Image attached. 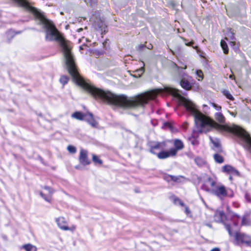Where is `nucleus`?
Masks as SVG:
<instances>
[{"mask_svg":"<svg viewBox=\"0 0 251 251\" xmlns=\"http://www.w3.org/2000/svg\"><path fill=\"white\" fill-rule=\"evenodd\" d=\"M221 46L224 50V52L225 54H227L228 52V47L226 44V43L224 40H221Z\"/></svg>","mask_w":251,"mask_h":251,"instance_id":"6ab92c4d","label":"nucleus"},{"mask_svg":"<svg viewBox=\"0 0 251 251\" xmlns=\"http://www.w3.org/2000/svg\"><path fill=\"white\" fill-rule=\"evenodd\" d=\"M251 225V221L249 218L243 217L242 219V226H250Z\"/></svg>","mask_w":251,"mask_h":251,"instance_id":"412c9836","label":"nucleus"},{"mask_svg":"<svg viewBox=\"0 0 251 251\" xmlns=\"http://www.w3.org/2000/svg\"><path fill=\"white\" fill-rule=\"evenodd\" d=\"M69 77L67 76H62L60 78V82L63 84L65 85L68 83Z\"/></svg>","mask_w":251,"mask_h":251,"instance_id":"393cba45","label":"nucleus"},{"mask_svg":"<svg viewBox=\"0 0 251 251\" xmlns=\"http://www.w3.org/2000/svg\"><path fill=\"white\" fill-rule=\"evenodd\" d=\"M185 213L187 214V215H188L189 214H190L191 213V211L189 210V209L188 208V207L187 206H185Z\"/></svg>","mask_w":251,"mask_h":251,"instance_id":"72a5a7b5","label":"nucleus"},{"mask_svg":"<svg viewBox=\"0 0 251 251\" xmlns=\"http://www.w3.org/2000/svg\"><path fill=\"white\" fill-rule=\"evenodd\" d=\"M15 34L13 30H8L6 33V36L8 38H12L13 37H14Z\"/></svg>","mask_w":251,"mask_h":251,"instance_id":"bb28decb","label":"nucleus"},{"mask_svg":"<svg viewBox=\"0 0 251 251\" xmlns=\"http://www.w3.org/2000/svg\"><path fill=\"white\" fill-rule=\"evenodd\" d=\"M44 189L46 192H41L40 193L41 196L47 201L50 202L51 195L53 193L52 190L50 187L47 186H45Z\"/></svg>","mask_w":251,"mask_h":251,"instance_id":"9d476101","label":"nucleus"},{"mask_svg":"<svg viewBox=\"0 0 251 251\" xmlns=\"http://www.w3.org/2000/svg\"><path fill=\"white\" fill-rule=\"evenodd\" d=\"M84 114H82L80 112H75L72 115V117L73 118L79 120H84Z\"/></svg>","mask_w":251,"mask_h":251,"instance_id":"a211bd4d","label":"nucleus"},{"mask_svg":"<svg viewBox=\"0 0 251 251\" xmlns=\"http://www.w3.org/2000/svg\"><path fill=\"white\" fill-rule=\"evenodd\" d=\"M79 161L80 164L84 166H86L90 164L91 161L88 158L87 151L81 149L79 152Z\"/></svg>","mask_w":251,"mask_h":251,"instance_id":"1a4fd4ad","label":"nucleus"},{"mask_svg":"<svg viewBox=\"0 0 251 251\" xmlns=\"http://www.w3.org/2000/svg\"><path fill=\"white\" fill-rule=\"evenodd\" d=\"M83 30V29L82 28H78L77 30V31L78 32H80V31H81L82 30Z\"/></svg>","mask_w":251,"mask_h":251,"instance_id":"ea45409f","label":"nucleus"},{"mask_svg":"<svg viewBox=\"0 0 251 251\" xmlns=\"http://www.w3.org/2000/svg\"><path fill=\"white\" fill-rule=\"evenodd\" d=\"M92 159L94 162L95 164H99L100 165L102 164V161L101 160H100L98 156H97L96 155L93 154L92 155Z\"/></svg>","mask_w":251,"mask_h":251,"instance_id":"5701e85b","label":"nucleus"},{"mask_svg":"<svg viewBox=\"0 0 251 251\" xmlns=\"http://www.w3.org/2000/svg\"><path fill=\"white\" fill-rule=\"evenodd\" d=\"M136 72L138 73V75L139 76H140L144 72V69L143 67H141L139 70H137L136 71Z\"/></svg>","mask_w":251,"mask_h":251,"instance_id":"c756f323","label":"nucleus"},{"mask_svg":"<svg viewBox=\"0 0 251 251\" xmlns=\"http://www.w3.org/2000/svg\"><path fill=\"white\" fill-rule=\"evenodd\" d=\"M144 47V45H139L138 46H137L136 48H137V50H140L142 48H143Z\"/></svg>","mask_w":251,"mask_h":251,"instance_id":"c9c22d12","label":"nucleus"},{"mask_svg":"<svg viewBox=\"0 0 251 251\" xmlns=\"http://www.w3.org/2000/svg\"><path fill=\"white\" fill-rule=\"evenodd\" d=\"M225 217V215L223 211H216L214 215V220L217 222H221Z\"/></svg>","mask_w":251,"mask_h":251,"instance_id":"4468645a","label":"nucleus"},{"mask_svg":"<svg viewBox=\"0 0 251 251\" xmlns=\"http://www.w3.org/2000/svg\"><path fill=\"white\" fill-rule=\"evenodd\" d=\"M233 217H237V218H239V216L237 214H234L233 215Z\"/></svg>","mask_w":251,"mask_h":251,"instance_id":"a19ab883","label":"nucleus"},{"mask_svg":"<svg viewBox=\"0 0 251 251\" xmlns=\"http://www.w3.org/2000/svg\"><path fill=\"white\" fill-rule=\"evenodd\" d=\"M196 75L197 76V78L199 81H201L203 79V75L202 71L197 70L196 71Z\"/></svg>","mask_w":251,"mask_h":251,"instance_id":"b1692460","label":"nucleus"},{"mask_svg":"<svg viewBox=\"0 0 251 251\" xmlns=\"http://www.w3.org/2000/svg\"><path fill=\"white\" fill-rule=\"evenodd\" d=\"M90 21L93 22V26L95 28L101 32V34L106 32V25L103 20L99 15L97 16L93 15L90 19Z\"/></svg>","mask_w":251,"mask_h":251,"instance_id":"20e7f679","label":"nucleus"},{"mask_svg":"<svg viewBox=\"0 0 251 251\" xmlns=\"http://www.w3.org/2000/svg\"><path fill=\"white\" fill-rule=\"evenodd\" d=\"M164 179L169 182L170 181H173L174 182H178L179 178L176 176L169 175H165L164 176Z\"/></svg>","mask_w":251,"mask_h":251,"instance_id":"f3484780","label":"nucleus"},{"mask_svg":"<svg viewBox=\"0 0 251 251\" xmlns=\"http://www.w3.org/2000/svg\"><path fill=\"white\" fill-rule=\"evenodd\" d=\"M211 251H220V249L217 248H214L211 250Z\"/></svg>","mask_w":251,"mask_h":251,"instance_id":"4c0bfd02","label":"nucleus"},{"mask_svg":"<svg viewBox=\"0 0 251 251\" xmlns=\"http://www.w3.org/2000/svg\"><path fill=\"white\" fill-rule=\"evenodd\" d=\"M84 115V120L86 121L93 127H96L97 126V123L94 120L91 113L85 114Z\"/></svg>","mask_w":251,"mask_h":251,"instance_id":"9b49d317","label":"nucleus"},{"mask_svg":"<svg viewBox=\"0 0 251 251\" xmlns=\"http://www.w3.org/2000/svg\"><path fill=\"white\" fill-rule=\"evenodd\" d=\"M245 198L249 202H251V198L248 194H245Z\"/></svg>","mask_w":251,"mask_h":251,"instance_id":"f704fd0d","label":"nucleus"},{"mask_svg":"<svg viewBox=\"0 0 251 251\" xmlns=\"http://www.w3.org/2000/svg\"><path fill=\"white\" fill-rule=\"evenodd\" d=\"M174 148H171L169 151H162L157 154V157L160 159H164L169 157L176 155L178 151L182 150L184 148L182 142L179 139L174 140Z\"/></svg>","mask_w":251,"mask_h":251,"instance_id":"7ed1b4c3","label":"nucleus"},{"mask_svg":"<svg viewBox=\"0 0 251 251\" xmlns=\"http://www.w3.org/2000/svg\"><path fill=\"white\" fill-rule=\"evenodd\" d=\"M212 106L215 108V109L218 112H221L222 107L221 106L217 105L216 103H213L212 104Z\"/></svg>","mask_w":251,"mask_h":251,"instance_id":"cd10ccee","label":"nucleus"},{"mask_svg":"<svg viewBox=\"0 0 251 251\" xmlns=\"http://www.w3.org/2000/svg\"><path fill=\"white\" fill-rule=\"evenodd\" d=\"M152 45H151L150 47H148V49H151L152 48Z\"/></svg>","mask_w":251,"mask_h":251,"instance_id":"37998d69","label":"nucleus"},{"mask_svg":"<svg viewBox=\"0 0 251 251\" xmlns=\"http://www.w3.org/2000/svg\"><path fill=\"white\" fill-rule=\"evenodd\" d=\"M223 95L226 97V98L230 100H234V98L232 95L230 94L229 91L227 90H225L223 92Z\"/></svg>","mask_w":251,"mask_h":251,"instance_id":"4be33fe9","label":"nucleus"},{"mask_svg":"<svg viewBox=\"0 0 251 251\" xmlns=\"http://www.w3.org/2000/svg\"><path fill=\"white\" fill-rule=\"evenodd\" d=\"M174 65L177 69V72L179 74L180 77H181V80L180 83V85L183 88L185 89V90H190L192 87L191 84L187 80L185 79L184 76H186V75L184 73L181 72V71H180V69H186V66L185 65L183 68L182 67H181L180 68L178 67L176 64H174Z\"/></svg>","mask_w":251,"mask_h":251,"instance_id":"423d86ee","label":"nucleus"},{"mask_svg":"<svg viewBox=\"0 0 251 251\" xmlns=\"http://www.w3.org/2000/svg\"><path fill=\"white\" fill-rule=\"evenodd\" d=\"M213 157L215 161L218 163H222L224 162L223 157L217 153L215 154Z\"/></svg>","mask_w":251,"mask_h":251,"instance_id":"aec40b11","label":"nucleus"},{"mask_svg":"<svg viewBox=\"0 0 251 251\" xmlns=\"http://www.w3.org/2000/svg\"><path fill=\"white\" fill-rule=\"evenodd\" d=\"M175 202L176 204H179L180 205L182 206H184L185 207V206H186L179 199H175Z\"/></svg>","mask_w":251,"mask_h":251,"instance_id":"c85d7f7f","label":"nucleus"},{"mask_svg":"<svg viewBox=\"0 0 251 251\" xmlns=\"http://www.w3.org/2000/svg\"><path fill=\"white\" fill-rule=\"evenodd\" d=\"M203 189L208 192L215 195L222 200L226 197H232L233 193H228L229 189H226L225 186L221 184H217L215 181L211 178H208L203 185Z\"/></svg>","mask_w":251,"mask_h":251,"instance_id":"f03ea898","label":"nucleus"},{"mask_svg":"<svg viewBox=\"0 0 251 251\" xmlns=\"http://www.w3.org/2000/svg\"><path fill=\"white\" fill-rule=\"evenodd\" d=\"M55 220L58 226L61 230L74 231L76 227L75 225H72L70 227L68 226V222L63 217L56 218Z\"/></svg>","mask_w":251,"mask_h":251,"instance_id":"0eeeda50","label":"nucleus"},{"mask_svg":"<svg viewBox=\"0 0 251 251\" xmlns=\"http://www.w3.org/2000/svg\"><path fill=\"white\" fill-rule=\"evenodd\" d=\"M150 151L152 154H156L157 155L158 153H156L154 151L157 149H161L163 150L166 147V142H152L150 143Z\"/></svg>","mask_w":251,"mask_h":251,"instance_id":"6e6552de","label":"nucleus"},{"mask_svg":"<svg viewBox=\"0 0 251 251\" xmlns=\"http://www.w3.org/2000/svg\"><path fill=\"white\" fill-rule=\"evenodd\" d=\"M211 142L213 143L214 147L217 149V151H221L222 149L220 141L217 139H213L211 137H210Z\"/></svg>","mask_w":251,"mask_h":251,"instance_id":"2eb2a0df","label":"nucleus"},{"mask_svg":"<svg viewBox=\"0 0 251 251\" xmlns=\"http://www.w3.org/2000/svg\"><path fill=\"white\" fill-rule=\"evenodd\" d=\"M85 1L87 3H90V4H95L97 2V0H85Z\"/></svg>","mask_w":251,"mask_h":251,"instance_id":"473e14b6","label":"nucleus"},{"mask_svg":"<svg viewBox=\"0 0 251 251\" xmlns=\"http://www.w3.org/2000/svg\"><path fill=\"white\" fill-rule=\"evenodd\" d=\"M234 237L237 245L245 244L250 246L251 244V237L245 233L237 232Z\"/></svg>","mask_w":251,"mask_h":251,"instance_id":"39448f33","label":"nucleus"},{"mask_svg":"<svg viewBox=\"0 0 251 251\" xmlns=\"http://www.w3.org/2000/svg\"><path fill=\"white\" fill-rule=\"evenodd\" d=\"M222 171L224 172L233 175H238V172L230 165H225L223 167Z\"/></svg>","mask_w":251,"mask_h":251,"instance_id":"ddd939ff","label":"nucleus"},{"mask_svg":"<svg viewBox=\"0 0 251 251\" xmlns=\"http://www.w3.org/2000/svg\"><path fill=\"white\" fill-rule=\"evenodd\" d=\"M195 162L199 165H201L203 163V160L200 158L195 159Z\"/></svg>","mask_w":251,"mask_h":251,"instance_id":"7c9ffc66","label":"nucleus"},{"mask_svg":"<svg viewBox=\"0 0 251 251\" xmlns=\"http://www.w3.org/2000/svg\"><path fill=\"white\" fill-rule=\"evenodd\" d=\"M163 93L171 94L178 98L179 104L183 105L187 111L194 117L195 124L200 132L206 133L215 128L219 131L231 132L238 137L239 143L251 153V138L245 130L236 125L230 126L225 125V117L221 112L215 114L214 117L217 122L205 116L198 110L193 102L181 96L176 89L167 87L153 89L130 98L122 95V107L130 108L144 105L148 101L155 99L158 94Z\"/></svg>","mask_w":251,"mask_h":251,"instance_id":"f257e3e1","label":"nucleus"},{"mask_svg":"<svg viewBox=\"0 0 251 251\" xmlns=\"http://www.w3.org/2000/svg\"><path fill=\"white\" fill-rule=\"evenodd\" d=\"M225 39L227 41L228 40H230V41L229 42V45L231 46H234L235 44V42L234 41L235 37L234 36V33L231 31V29H230L228 30L226 34V37H225Z\"/></svg>","mask_w":251,"mask_h":251,"instance_id":"f8f14e48","label":"nucleus"},{"mask_svg":"<svg viewBox=\"0 0 251 251\" xmlns=\"http://www.w3.org/2000/svg\"><path fill=\"white\" fill-rule=\"evenodd\" d=\"M225 227L226 229V230L228 231L229 234L230 236H232V232L230 230V226L228 225L225 224Z\"/></svg>","mask_w":251,"mask_h":251,"instance_id":"2f4dec72","label":"nucleus"},{"mask_svg":"<svg viewBox=\"0 0 251 251\" xmlns=\"http://www.w3.org/2000/svg\"><path fill=\"white\" fill-rule=\"evenodd\" d=\"M229 78L231 79H233V80H235V78L234 77V76H233V75H229Z\"/></svg>","mask_w":251,"mask_h":251,"instance_id":"e433bc0d","label":"nucleus"},{"mask_svg":"<svg viewBox=\"0 0 251 251\" xmlns=\"http://www.w3.org/2000/svg\"><path fill=\"white\" fill-rule=\"evenodd\" d=\"M192 44H193V42H189V43H185V44H186L187 46H191Z\"/></svg>","mask_w":251,"mask_h":251,"instance_id":"58836bf2","label":"nucleus"},{"mask_svg":"<svg viewBox=\"0 0 251 251\" xmlns=\"http://www.w3.org/2000/svg\"><path fill=\"white\" fill-rule=\"evenodd\" d=\"M22 248L26 251H37V249L36 246L30 244H25L22 246Z\"/></svg>","mask_w":251,"mask_h":251,"instance_id":"dca6fc26","label":"nucleus"},{"mask_svg":"<svg viewBox=\"0 0 251 251\" xmlns=\"http://www.w3.org/2000/svg\"><path fill=\"white\" fill-rule=\"evenodd\" d=\"M207 226L209 227H211L212 226H211V225L210 224H207L206 225Z\"/></svg>","mask_w":251,"mask_h":251,"instance_id":"79ce46f5","label":"nucleus"},{"mask_svg":"<svg viewBox=\"0 0 251 251\" xmlns=\"http://www.w3.org/2000/svg\"><path fill=\"white\" fill-rule=\"evenodd\" d=\"M67 150L70 153H75L76 151V148L75 147L71 145H69L68 146Z\"/></svg>","mask_w":251,"mask_h":251,"instance_id":"a878e982","label":"nucleus"}]
</instances>
